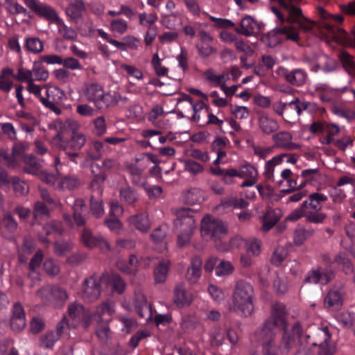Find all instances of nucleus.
<instances>
[{
    "label": "nucleus",
    "instance_id": "obj_1",
    "mask_svg": "<svg viewBox=\"0 0 355 355\" xmlns=\"http://www.w3.org/2000/svg\"><path fill=\"white\" fill-rule=\"evenodd\" d=\"M254 291L248 282L239 279L235 282L230 311L240 313L244 317L250 316L254 309Z\"/></svg>",
    "mask_w": 355,
    "mask_h": 355
},
{
    "label": "nucleus",
    "instance_id": "obj_2",
    "mask_svg": "<svg viewBox=\"0 0 355 355\" xmlns=\"http://www.w3.org/2000/svg\"><path fill=\"white\" fill-rule=\"evenodd\" d=\"M288 324L285 306L281 303H276L272 307L270 315L264 321L262 326L255 331L254 334L262 343L275 342V329H285L288 327Z\"/></svg>",
    "mask_w": 355,
    "mask_h": 355
},
{
    "label": "nucleus",
    "instance_id": "obj_3",
    "mask_svg": "<svg viewBox=\"0 0 355 355\" xmlns=\"http://www.w3.org/2000/svg\"><path fill=\"white\" fill-rule=\"evenodd\" d=\"M79 128L76 121L67 120L64 122L62 130L58 133L56 137L59 138L60 146L64 150L71 149L73 152H67V154L71 157V160L74 161L75 157L79 155L78 151L85 145L86 142L85 136L80 132H77Z\"/></svg>",
    "mask_w": 355,
    "mask_h": 355
},
{
    "label": "nucleus",
    "instance_id": "obj_4",
    "mask_svg": "<svg viewBox=\"0 0 355 355\" xmlns=\"http://www.w3.org/2000/svg\"><path fill=\"white\" fill-rule=\"evenodd\" d=\"M177 218L174 220V225L178 234L177 243L180 247H184L190 241L196 227L194 219V211L189 208L176 210Z\"/></svg>",
    "mask_w": 355,
    "mask_h": 355
},
{
    "label": "nucleus",
    "instance_id": "obj_5",
    "mask_svg": "<svg viewBox=\"0 0 355 355\" xmlns=\"http://www.w3.org/2000/svg\"><path fill=\"white\" fill-rule=\"evenodd\" d=\"M200 232L205 239L214 241L218 250H224L225 249V246L218 243V241L227 234V225L220 219L209 216L205 217L201 221Z\"/></svg>",
    "mask_w": 355,
    "mask_h": 355
},
{
    "label": "nucleus",
    "instance_id": "obj_6",
    "mask_svg": "<svg viewBox=\"0 0 355 355\" xmlns=\"http://www.w3.org/2000/svg\"><path fill=\"white\" fill-rule=\"evenodd\" d=\"M283 333L277 345L279 353L287 355L296 345L302 336V328L299 322H295L291 329H282Z\"/></svg>",
    "mask_w": 355,
    "mask_h": 355
},
{
    "label": "nucleus",
    "instance_id": "obj_7",
    "mask_svg": "<svg viewBox=\"0 0 355 355\" xmlns=\"http://www.w3.org/2000/svg\"><path fill=\"white\" fill-rule=\"evenodd\" d=\"M327 200V197L321 193H313L309 196V199L304 200L301 206L292 211L286 218L288 220L295 221L303 217L307 211H320L322 203Z\"/></svg>",
    "mask_w": 355,
    "mask_h": 355
},
{
    "label": "nucleus",
    "instance_id": "obj_8",
    "mask_svg": "<svg viewBox=\"0 0 355 355\" xmlns=\"http://www.w3.org/2000/svg\"><path fill=\"white\" fill-rule=\"evenodd\" d=\"M64 97V92L58 87H45L40 101L46 107L56 114H60L61 113L60 105L62 104Z\"/></svg>",
    "mask_w": 355,
    "mask_h": 355
},
{
    "label": "nucleus",
    "instance_id": "obj_9",
    "mask_svg": "<svg viewBox=\"0 0 355 355\" xmlns=\"http://www.w3.org/2000/svg\"><path fill=\"white\" fill-rule=\"evenodd\" d=\"M345 284L343 282L335 283L324 300V307L329 311H336L341 308L345 295Z\"/></svg>",
    "mask_w": 355,
    "mask_h": 355
},
{
    "label": "nucleus",
    "instance_id": "obj_10",
    "mask_svg": "<svg viewBox=\"0 0 355 355\" xmlns=\"http://www.w3.org/2000/svg\"><path fill=\"white\" fill-rule=\"evenodd\" d=\"M85 94L87 99L94 102L99 109L110 103V94H104L103 87L96 83L87 86Z\"/></svg>",
    "mask_w": 355,
    "mask_h": 355
},
{
    "label": "nucleus",
    "instance_id": "obj_11",
    "mask_svg": "<svg viewBox=\"0 0 355 355\" xmlns=\"http://www.w3.org/2000/svg\"><path fill=\"white\" fill-rule=\"evenodd\" d=\"M26 6L40 17L53 23L60 19L56 11L50 6L38 2L36 0H24Z\"/></svg>",
    "mask_w": 355,
    "mask_h": 355
},
{
    "label": "nucleus",
    "instance_id": "obj_12",
    "mask_svg": "<svg viewBox=\"0 0 355 355\" xmlns=\"http://www.w3.org/2000/svg\"><path fill=\"white\" fill-rule=\"evenodd\" d=\"M315 334L318 340L313 342L312 345L319 346L318 355H333L336 352V347L331 341L328 328L320 329Z\"/></svg>",
    "mask_w": 355,
    "mask_h": 355
},
{
    "label": "nucleus",
    "instance_id": "obj_13",
    "mask_svg": "<svg viewBox=\"0 0 355 355\" xmlns=\"http://www.w3.org/2000/svg\"><path fill=\"white\" fill-rule=\"evenodd\" d=\"M101 279L96 275H92L83 283V297L85 300L92 302L97 300L101 295Z\"/></svg>",
    "mask_w": 355,
    "mask_h": 355
},
{
    "label": "nucleus",
    "instance_id": "obj_14",
    "mask_svg": "<svg viewBox=\"0 0 355 355\" xmlns=\"http://www.w3.org/2000/svg\"><path fill=\"white\" fill-rule=\"evenodd\" d=\"M335 277V273L332 270H324L318 267L315 270H310L304 279L306 284H321L326 285L332 281Z\"/></svg>",
    "mask_w": 355,
    "mask_h": 355
},
{
    "label": "nucleus",
    "instance_id": "obj_15",
    "mask_svg": "<svg viewBox=\"0 0 355 355\" xmlns=\"http://www.w3.org/2000/svg\"><path fill=\"white\" fill-rule=\"evenodd\" d=\"M26 324L24 308L19 302H15L13 305L10 321V327L14 331L19 332L24 329Z\"/></svg>",
    "mask_w": 355,
    "mask_h": 355
},
{
    "label": "nucleus",
    "instance_id": "obj_16",
    "mask_svg": "<svg viewBox=\"0 0 355 355\" xmlns=\"http://www.w3.org/2000/svg\"><path fill=\"white\" fill-rule=\"evenodd\" d=\"M83 243L89 248L99 247L101 248L110 249L107 241L102 236H94L88 228H84L81 234Z\"/></svg>",
    "mask_w": 355,
    "mask_h": 355
},
{
    "label": "nucleus",
    "instance_id": "obj_17",
    "mask_svg": "<svg viewBox=\"0 0 355 355\" xmlns=\"http://www.w3.org/2000/svg\"><path fill=\"white\" fill-rule=\"evenodd\" d=\"M234 30L238 34L248 37L259 33L261 25L252 17L246 15L241 21L240 28L236 27Z\"/></svg>",
    "mask_w": 355,
    "mask_h": 355
},
{
    "label": "nucleus",
    "instance_id": "obj_18",
    "mask_svg": "<svg viewBox=\"0 0 355 355\" xmlns=\"http://www.w3.org/2000/svg\"><path fill=\"white\" fill-rule=\"evenodd\" d=\"M91 168L94 178L89 184V187L93 191L101 195L103 191V184L107 179V173L103 172L97 164H92Z\"/></svg>",
    "mask_w": 355,
    "mask_h": 355
},
{
    "label": "nucleus",
    "instance_id": "obj_19",
    "mask_svg": "<svg viewBox=\"0 0 355 355\" xmlns=\"http://www.w3.org/2000/svg\"><path fill=\"white\" fill-rule=\"evenodd\" d=\"M292 139V135L286 131L279 132L272 136L275 146L289 150L300 148L299 144L291 141Z\"/></svg>",
    "mask_w": 355,
    "mask_h": 355
},
{
    "label": "nucleus",
    "instance_id": "obj_20",
    "mask_svg": "<svg viewBox=\"0 0 355 355\" xmlns=\"http://www.w3.org/2000/svg\"><path fill=\"white\" fill-rule=\"evenodd\" d=\"M278 34L286 35L288 40L297 42L299 40V34L296 32L291 31L289 27H282L274 29L272 32L268 33V46H275L280 41L277 38Z\"/></svg>",
    "mask_w": 355,
    "mask_h": 355
},
{
    "label": "nucleus",
    "instance_id": "obj_21",
    "mask_svg": "<svg viewBox=\"0 0 355 355\" xmlns=\"http://www.w3.org/2000/svg\"><path fill=\"white\" fill-rule=\"evenodd\" d=\"M310 103L307 102H301L298 98L286 103V121L293 119L295 116H299L302 111L306 110Z\"/></svg>",
    "mask_w": 355,
    "mask_h": 355
},
{
    "label": "nucleus",
    "instance_id": "obj_22",
    "mask_svg": "<svg viewBox=\"0 0 355 355\" xmlns=\"http://www.w3.org/2000/svg\"><path fill=\"white\" fill-rule=\"evenodd\" d=\"M284 76L286 82L296 87L305 84L307 78L306 73L302 69H295L292 71L286 70Z\"/></svg>",
    "mask_w": 355,
    "mask_h": 355
},
{
    "label": "nucleus",
    "instance_id": "obj_23",
    "mask_svg": "<svg viewBox=\"0 0 355 355\" xmlns=\"http://www.w3.org/2000/svg\"><path fill=\"white\" fill-rule=\"evenodd\" d=\"M202 264V261L200 257L196 256L192 258L191 266L188 268L186 275V277L190 283H196L200 277Z\"/></svg>",
    "mask_w": 355,
    "mask_h": 355
},
{
    "label": "nucleus",
    "instance_id": "obj_24",
    "mask_svg": "<svg viewBox=\"0 0 355 355\" xmlns=\"http://www.w3.org/2000/svg\"><path fill=\"white\" fill-rule=\"evenodd\" d=\"M135 307L141 318L149 319L151 317L150 306L148 304L146 297L141 293L135 295Z\"/></svg>",
    "mask_w": 355,
    "mask_h": 355
},
{
    "label": "nucleus",
    "instance_id": "obj_25",
    "mask_svg": "<svg viewBox=\"0 0 355 355\" xmlns=\"http://www.w3.org/2000/svg\"><path fill=\"white\" fill-rule=\"evenodd\" d=\"M139 198V193L135 189L127 185L119 189L120 201L128 205H135Z\"/></svg>",
    "mask_w": 355,
    "mask_h": 355
},
{
    "label": "nucleus",
    "instance_id": "obj_26",
    "mask_svg": "<svg viewBox=\"0 0 355 355\" xmlns=\"http://www.w3.org/2000/svg\"><path fill=\"white\" fill-rule=\"evenodd\" d=\"M259 125L262 132L266 135L275 132L279 129L277 121L266 114L259 115Z\"/></svg>",
    "mask_w": 355,
    "mask_h": 355
},
{
    "label": "nucleus",
    "instance_id": "obj_27",
    "mask_svg": "<svg viewBox=\"0 0 355 355\" xmlns=\"http://www.w3.org/2000/svg\"><path fill=\"white\" fill-rule=\"evenodd\" d=\"M114 304L110 300L103 302L96 307L94 314L95 320H103L105 318H109L114 313Z\"/></svg>",
    "mask_w": 355,
    "mask_h": 355
},
{
    "label": "nucleus",
    "instance_id": "obj_28",
    "mask_svg": "<svg viewBox=\"0 0 355 355\" xmlns=\"http://www.w3.org/2000/svg\"><path fill=\"white\" fill-rule=\"evenodd\" d=\"M170 261L163 259H159L155 266L154 277L156 283H164L167 277Z\"/></svg>",
    "mask_w": 355,
    "mask_h": 355
},
{
    "label": "nucleus",
    "instance_id": "obj_29",
    "mask_svg": "<svg viewBox=\"0 0 355 355\" xmlns=\"http://www.w3.org/2000/svg\"><path fill=\"white\" fill-rule=\"evenodd\" d=\"M73 218L77 226L82 227L86 224V220L83 216V212L86 209V204L83 198L75 200L72 207Z\"/></svg>",
    "mask_w": 355,
    "mask_h": 355
},
{
    "label": "nucleus",
    "instance_id": "obj_30",
    "mask_svg": "<svg viewBox=\"0 0 355 355\" xmlns=\"http://www.w3.org/2000/svg\"><path fill=\"white\" fill-rule=\"evenodd\" d=\"M328 31L334 35L336 40L348 42L355 47V27L350 33H347L345 30L338 27L329 26Z\"/></svg>",
    "mask_w": 355,
    "mask_h": 355
},
{
    "label": "nucleus",
    "instance_id": "obj_31",
    "mask_svg": "<svg viewBox=\"0 0 355 355\" xmlns=\"http://www.w3.org/2000/svg\"><path fill=\"white\" fill-rule=\"evenodd\" d=\"M24 162L25 166L23 171L26 173L37 176L42 171L41 163L38 159L32 155L24 157Z\"/></svg>",
    "mask_w": 355,
    "mask_h": 355
},
{
    "label": "nucleus",
    "instance_id": "obj_32",
    "mask_svg": "<svg viewBox=\"0 0 355 355\" xmlns=\"http://www.w3.org/2000/svg\"><path fill=\"white\" fill-rule=\"evenodd\" d=\"M280 217L281 216L279 211H276L272 209L268 210L262 216L263 224L261 230L265 232L269 231L278 223Z\"/></svg>",
    "mask_w": 355,
    "mask_h": 355
},
{
    "label": "nucleus",
    "instance_id": "obj_33",
    "mask_svg": "<svg viewBox=\"0 0 355 355\" xmlns=\"http://www.w3.org/2000/svg\"><path fill=\"white\" fill-rule=\"evenodd\" d=\"M43 259V253L41 250L35 252L34 256L31 259L28 264V277L34 280H39V273L37 269L40 268Z\"/></svg>",
    "mask_w": 355,
    "mask_h": 355
},
{
    "label": "nucleus",
    "instance_id": "obj_34",
    "mask_svg": "<svg viewBox=\"0 0 355 355\" xmlns=\"http://www.w3.org/2000/svg\"><path fill=\"white\" fill-rule=\"evenodd\" d=\"M333 262L340 266L342 268V270L346 275L353 273V264L345 252H338L337 254L335 256Z\"/></svg>",
    "mask_w": 355,
    "mask_h": 355
},
{
    "label": "nucleus",
    "instance_id": "obj_35",
    "mask_svg": "<svg viewBox=\"0 0 355 355\" xmlns=\"http://www.w3.org/2000/svg\"><path fill=\"white\" fill-rule=\"evenodd\" d=\"M174 303L178 306L190 304L191 299L190 295L186 292L184 284H178L174 289Z\"/></svg>",
    "mask_w": 355,
    "mask_h": 355
},
{
    "label": "nucleus",
    "instance_id": "obj_36",
    "mask_svg": "<svg viewBox=\"0 0 355 355\" xmlns=\"http://www.w3.org/2000/svg\"><path fill=\"white\" fill-rule=\"evenodd\" d=\"M112 318H105L103 320H95L96 322V334L97 337L103 342L107 340L110 329L109 322L111 321Z\"/></svg>",
    "mask_w": 355,
    "mask_h": 355
},
{
    "label": "nucleus",
    "instance_id": "obj_37",
    "mask_svg": "<svg viewBox=\"0 0 355 355\" xmlns=\"http://www.w3.org/2000/svg\"><path fill=\"white\" fill-rule=\"evenodd\" d=\"M130 223L141 232H147L150 228L148 218L145 214L132 216L129 218Z\"/></svg>",
    "mask_w": 355,
    "mask_h": 355
},
{
    "label": "nucleus",
    "instance_id": "obj_38",
    "mask_svg": "<svg viewBox=\"0 0 355 355\" xmlns=\"http://www.w3.org/2000/svg\"><path fill=\"white\" fill-rule=\"evenodd\" d=\"M230 175H236L240 178H252L256 179L257 176V169L252 165L247 164L242 166L239 171L234 168Z\"/></svg>",
    "mask_w": 355,
    "mask_h": 355
},
{
    "label": "nucleus",
    "instance_id": "obj_39",
    "mask_svg": "<svg viewBox=\"0 0 355 355\" xmlns=\"http://www.w3.org/2000/svg\"><path fill=\"white\" fill-rule=\"evenodd\" d=\"M55 24L58 26V33L63 37L64 39L70 41H75L77 38V33L74 29L68 27L62 21L59 19Z\"/></svg>",
    "mask_w": 355,
    "mask_h": 355
},
{
    "label": "nucleus",
    "instance_id": "obj_40",
    "mask_svg": "<svg viewBox=\"0 0 355 355\" xmlns=\"http://www.w3.org/2000/svg\"><path fill=\"white\" fill-rule=\"evenodd\" d=\"M338 58L345 70L349 74L355 76V62L353 57L347 51H341L338 54Z\"/></svg>",
    "mask_w": 355,
    "mask_h": 355
},
{
    "label": "nucleus",
    "instance_id": "obj_41",
    "mask_svg": "<svg viewBox=\"0 0 355 355\" xmlns=\"http://www.w3.org/2000/svg\"><path fill=\"white\" fill-rule=\"evenodd\" d=\"M49 292L51 298L58 305L62 306L68 298L67 291L59 286H52Z\"/></svg>",
    "mask_w": 355,
    "mask_h": 355
},
{
    "label": "nucleus",
    "instance_id": "obj_42",
    "mask_svg": "<svg viewBox=\"0 0 355 355\" xmlns=\"http://www.w3.org/2000/svg\"><path fill=\"white\" fill-rule=\"evenodd\" d=\"M89 208L92 215L96 218L102 217L104 214L103 201L96 199L94 195L90 196Z\"/></svg>",
    "mask_w": 355,
    "mask_h": 355
},
{
    "label": "nucleus",
    "instance_id": "obj_43",
    "mask_svg": "<svg viewBox=\"0 0 355 355\" xmlns=\"http://www.w3.org/2000/svg\"><path fill=\"white\" fill-rule=\"evenodd\" d=\"M287 154L283 153L274 157L272 159L266 162L265 166V175L268 179L272 178L274 167L281 163L283 158L286 157Z\"/></svg>",
    "mask_w": 355,
    "mask_h": 355
},
{
    "label": "nucleus",
    "instance_id": "obj_44",
    "mask_svg": "<svg viewBox=\"0 0 355 355\" xmlns=\"http://www.w3.org/2000/svg\"><path fill=\"white\" fill-rule=\"evenodd\" d=\"M314 230L300 229L297 230L294 234V243L296 245H301L306 240L314 234Z\"/></svg>",
    "mask_w": 355,
    "mask_h": 355
},
{
    "label": "nucleus",
    "instance_id": "obj_45",
    "mask_svg": "<svg viewBox=\"0 0 355 355\" xmlns=\"http://www.w3.org/2000/svg\"><path fill=\"white\" fill-rule=\"evenodd\" d=\"M72 249V243L67 241H57L53 243V252L58 256H64Z\"/></svg>",
    "mask_w": 355,
    "mask_h": 355
},
{
    "label": "nucleus",
    "instance_id": "obj_46",
    "mask_svg": "<svg viewBox=\"0 0 355 355\" xmlns=\"http://www.w3.org/2000/svg\"><path fill=\"white\" fill-rule=\"evenodd\" d=\"M25 48L29 52L38 53L43 50V43L38 37H28L26 40Z\"/></svg>",
    "mask_w": 355,
    "mask_h": 355
},
{
    "label": "nucleus",
    "instance_id": "obj_47",
    "mask_svg": "<svg viewBox=\"0 0 355 355\" xmlns=\"http://www.w3.org/2000/svg\"><path fill=\"white\" fill-rule=\"evenodd\" d=\"M80 182L79 179L75 177L65 176L58 183L62 189L72 190L77 188Z\"/></svg>",
    "mask_w": 355,
    "mask_h": 355
},
{
    "label": "nucleus",
    "instance_id": "obj_48",
    "mask_svg": "<svg viewBox=\"0 0 355 355\" xmlns=\"http://www.w3.org/2000/svg\"><path fill=\"white\" fill-rule=\"evenodd\" d=\"M2 225L4 229L8 232H15L18 227L17 221L15 220L13 216L8 212L3 215L2 218Z\"/></svg>",
    "mask_w": 355,
    "mask_h": 355
},
{
    "label": "nucleus",
    "instance_id": "obj_49",
    "mask_svg": "<svg viewBox=\"0 0 355 355\" xmlns=\"http://www.w3.org/2000/svg\"><path fill=\"white\" fill-rule=\"evenodd\" d=\"M11 183L15 192L17 195L23 196L28 192V186L24 181L21 180L17 177H12Z\"/></svg>",
    "mask_w": 355,
    "mask_h": 355
},
{
    "label": "nucleus",
    "instance_id": "obj_50",
    "mask_svg": "<svg viewBox=\"0 0 355 355\" xmlns=\"http://www.w3.org/2000/svg\"><path fill=\"white\" fill-rule=\"evenodd\" d=\"M304 216L306 217V221L312 223H322L327 218V215L320 211H307Z\"/></svg>",
    "mask_w": 355,
    "mask_h": 355
},
{
    "label": "nucleus",
    "instance_id": "obj_51",
    "mask_svg": "<svg viewBox=\"0 0 355 355\" xmlns=\"http://www.w3.org/2000/svg\"><path fill=\"white\" fill-rule=\"evenodd\" d=\"M110 284L114 291L119 294H122L125 288V283L121 276L113 275L110 278Z\"/></svg>",
    "mask_w": 355,
    "mask_h": 355
},
{
    "label": "nucleus",
    "instance_id": "obj_52",
    "mask_svg": "<svg viewBox=\"0 0 355 355\" xmlns=\"http://www.w3.org/2000/svg\"><path fill=\"white\" fill-rule=\"evenodd\" d=\"M59 338L54 331L49 332L40 338L41 345L45 348H51Z\"/></svg>",
    "mask_w": 355,
    "mask_h": 355
},
{
    "label": "nucleus",
    "instance_id": "obj_53",
    "mask_svg": "<svg viewBox=\"0 0 355 355\" xmlns=\"http://www.w3.org/2000/svg\"><path fill=\"white\" fill-rule=\"evenodd\" d=\"M43 268L44 271L51 276H55L60 272L59 266L52 259H46L43 264Z\"/></svg>",
    "mask_w": 355,
    "mask_h": 355
},
{
    "label": "nucleus",
    "instance_id": "obj_54",
    "mask_svg": "<svg viewBox=\"0 0 355 355\" xmlns=\"http://www.w3.org/2000/svg\"><path fill=\"white\" fill-rule=\"evenodd\" d=\"M234 268L229 261H221L216 268V273L218 276H223L231 274Z\"/></svg>",
    "mask_w": 355,
    "mask_h": 355
},
{
    "label": "nucleus",
    "instance_id": "obj_55",
    "mask_svg": "<svg viewBox=\"0 0 355 355\" xmlns=\"http://www.w3.org/2000/svg\"><path fill=\"white\" fill-rule=\"evenodd\" d=\"M8 3L7 10L12 15L26 14L27 10L21 5L13 0H6Z\"/></svg>",
    "mask_w": 355,
    "mask_h": 355
},
{
    "label": "nucleus",
    "instance_id": "obj_56",
    "mask_svg": "<svg viewBox=\"0 0 355 355\" xmlns=\"http://www.w3.org/2000/svg\"><path fill=\"white\" fill-rule=\"evenodd\" d=\"M33 214L35 218L48 216L49 210L44 202L37 201L34 205Z\"/></svg>",
    "mask_w": 355,
    "mask_h": 355
},
{
    "label": "nucleus",
    "instance_id": "obj_57",
    "mask_svg": "<svg viewBox=\"0 0 355 355\" xmlns=\"http://www.w3.org/2000/svg\"><path fill=\"white\" fill-rule=\"evenodd\" d=\"M13 78L19 81H26L28 84L33 81V69H24L22 67L18 69V73L13 75Z\"/></svg>",
    "mask_w": 355,
    "mask_h": 355
},
{
    "label": "nucleus",
    "instance_id": "obj_58",
    "mask_svg": "<svg viewBox=\"0 0 355 355\" xmlns=\"http://www.w3.org/2000/svg\"><path fill=\"white\" fill-rule=\"evenodd\" d=\"M184 168L187 171L192 175H197L203 171V166L193 160H187L185 162Z\"/></svg>",
    "mask_w": 355,
    "mask_h": 355
},
{
    "label": "nucleus",
    "instance_id": "obj_59",
    "mask_svg": "<svg viewBox=\"0 0 355 355\" xmlns=\"http://www.w3.org/2000/svg\"><path fill=\"white\" fill-rule=\"evenodd\" d=\"M33 75L37 80H46L49 78V71L44 67H41L40 63L35 62L33 68Z\"/></svg>",
    "mask_w": 355,
    "mask_h": 355
},
{
    "label": "nucleus",
    "instance_id": "obj_60",
    "mask_svg": "<svg viewBox=\"0 0 355 355\" xmlns=\"http://www.w3.org/2000/svg\"><path fill=\"white\" fill-rule=\"evenodd\" d=\"M92 148L96 151L92 153V150H87V155L92 159H98L102 156V152L103 151V144L101 141H96L92 144Z\"/></svg>",
    "mask_w": 355,
    "mask_h": 355
},
{
    "label": "nucleus",
    "instance_id": "obj_61",
    "mask_svg": "<svg viewBox=\"0 0 355 355\" xmlns=\"http://www.w3.org/2000/svg\"><path fill=\"white\" fill-rule=\"evenodd\" d=\"M128 171L132 176V182L135 184H139L141 182V176L142 174V169H140L134 164H130L127 167Z\"/></svg>",
    "mask_w": 355,
    "mask_h": 355
},
{
    "label": "nucleus",
    "instance_id": "obj_62",
    "mask_svg": "<svg viewBox=\"0 0 355 355\" xmlns=\"http://www.w3.org/2000/svg\"><path fill=\"white\" fill-rule=\"evenodd\" d=\"M337 318L338 321L345 328H350L353 325L354 318L349 312L340 313Z\"/></svg>",
    "mask_w": 355,
    "mask_h": 355
},
{
    "label": "nucleus",
    "instance_id": "obj_63",
    "mask_svg": "<svg viewBox=\"0 0 355 355\" xmlns=\"http://www.w3.org/2000/svg\"><path fill=\"white\" fill-rule=\"evenodd\" d=\"M286 254L284 249L277 248L270 258L271 263L277 266H279L286 258Z\"/></svg>",
    "mask_w": 355,
    "mask_h": 355
},
{
    "label": "nucleus",
    "instance_id": "obj_64",
    "mask_svg": "<svg viewBox=\"0 0 355 355\" xmlns=\"http://www.w3.org/2000/svg\"><path fill=\"white\" fill-rule=\"evenodd\" d=\"M262 355H277L279 353L277 345L275 342L262 343Z\"/></svg>",
    "mask_w": 355,
    "mask_h": 355
}]
</instances>
